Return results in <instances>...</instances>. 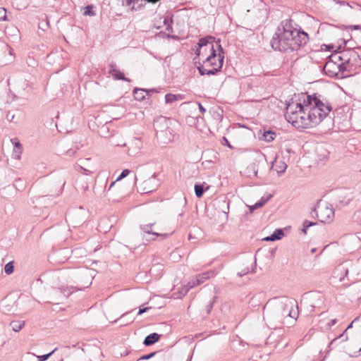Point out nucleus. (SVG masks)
Here are the masks:
<instances>
[{
  "label": "nucleus",
  "instance_id": "nucleus-1",
  "mask_svg": "<svg viewBox=\"0 0 361 361\" xmlns=\"http://www.w3.org/2000/svg\"><path fill=\"white\" fill-rule=\"evenodd\" d=\"M331 110L328 102L315 96L305 95L303 104L292 102L288 104L285 117L296 128H310L318 125Z\"/></svg>",
  "mask_w": 361,
  "mask_h": 361
},
{
  "label": "nucleus",
  "instance_id": "nucleus-2",
  "mask_svg": "<svg viewBox=\"0 0 361 361\" xmlns=\"http://www.w3.org/2000/svg\"><path fill=\"white\" fill-rule=\"evenodd\" d=\"M308 35L293 27L290 22L286 20L278 26L271 40V47L281 51H294L307 44Z\"/></svg>",
  "mask_w": 361,
  "mask_h": 361
},
{
  "label": "nucleus",
  "instance_id": "nucleus-3",
  "mask_svg": "<svg viewBox=\"0 0 361 361\" xmlns=\"http://www.w3.org/2000/svg\"><path fill=\"white\" fill-rule=\"evenodd\" d=\"M264 317L271 324H283L288 317H298L297 302L290 298L279 297L269 300L264 307Z\"/></svg>",
  "mask_w": 361,
  "mask_h": 361
},
{
  "label": "nucleus",
  "instance_id": "nucleus-4",
  "mask_svg": "<svg viewBox=\"0 0 361 361\" xmlns=\"http://www.w3.org/2000/svg\"><path fill=\"white\" fill-rule=\"evenodd\" d=\"M224 51H212V54L206 56L203 63L198 66L197 69L201 75H214L222 68L224 63Z\"/></svg>",
  "mask_w": 361,
  "mask_h": 361
},
{
  "label": "nucleus",
  "instance_id": "nucleus-5",
  "mask_svg": "<svg viewBox=\"0 0 361 361\" xmlns=\"http://www.w3.org/2000/svg\"><path fill=\"white\" fill-rule=\"evenodd\" d=\"M198 47V49L196 50V54L202 58L203 60L206 59V56L212 54V51H216V49L219 51H222L220 42L215 41L212 37L201 38L199 40Z\"/></svg>",
  "mask_w": 361,
  "mask_h": 361
},
{
  "label": "nucleus",
  "instance_id": "nucleus-6",
  "mask_svg": "<svg viewBox=\"0 0 361 361\" xmlns=\"http://www.w3.org/2000/svg\"><path fill=\"white\" fill-rule=\"evenodd\" d=\"M338 62V60L333 59L332 54L330 56V59L326 62L324 66V71L326 75L332 78H343L347 76V75L344 73V72L347 71V67Z\"/></svg>",
  "mask_w": 361,
  "mask_h": 361
},
{
  "label": "nucleus",
  "instance_id": "nucleus-7",
  "mask_svg": "<svg viewBox=\"0 0 361 361\" xmlns=\"http://www.w3.org/2000/svg\"><path fill=\"white\" fill-rule=\"evenodd\" d=\"M318 219L322 223H331L334 218V210L327 202H319L314 209Z\"/></svg>",
  "mask_w": 361,
  "mask_h": 361
},
{
  "label": "nucleus",
  "instance_id": "nucleus-8",
  "mask_svg": "<svg viewBox=\"0 0 361 361\" xmlns=\"http://www.w3.org/2000/svg\"><path fill=\"white\" fill-rule=\"evenodd\" d=\"M358 57L357 54L351 49L340 51L333 54V59L338 60L340 63L347 67V71L353 66L352 60H355Z\"/></svg>",
  "mask_w": 361,
  "mask_h": 361
},
{
  "label": "nucleus",
  "instance_id": "nucleus-9",
  "mask_svg": "<svg viewBox=\"0 0 361 361\" xmlns=\"http://www.w3.org/2000/svg\"><path fill=\"white\" fill-rule=\"evenodd\" d=\"M171 127V121L164 116H159L154 122L156 136Z\"/></svg>",
  "mask_w": 361,
  "mask_h": 361
},
{
  "label": "nucleus",
  "instance_id": "nucleus-10",
  "mask_svg": "<svg viewBox=\"0 0 361 361\" xmlns=\"http://www.w3.org/2000/svg\"><path fill=\"white\" fill-rule=\"evenodd\" d=\"M142 146V141L139 138H134L128 145V155L130 157H135L138 155L140 150Z\"/></svg>",
  "mask_w": 361,
  "mask_h": 361
},
{
  "label": "nucleus",
  "instance_id": "nucleus-11",
  "mask_svg": "<svg viewBox=\"0 0 361 361\" xmlns=\"http://www.w3.org/2000/svg\"><path fill=\"white\" fill-rule=\"evenodd\" d=\"M173 130L171 127L166 131H164L163 133L157 135L158 141L161 144H167L171 142L173 140Z\"/></svg>",
  "mask_w": 361,
  "mask_h": 361
},
{
  "label": "nucleus",
  "instance_id": "nucleus-12",
  "mask_svg": "<svg viewBox=\"0 0 361 361\" xmlns=\"http://www.w3.org/2000/svg\"><path fill=\"white\" fill-rule=\"evenodd\" d=\"M287 169V164L283 159H274L271 169L275 171L279 176L283 174Z\"/></svg>",
  "mask_w": 361,
  "mask_h": 361
},
{
  "label": "nucleus",
  "instance_id": "nucleus-13",
  "mask_svg": "<svg viewBox=\"0 0 361 361\" xmlns=\"http://www.w3.org/2000/svg\"><path fill=\"white\" fill-rule=\"evenodd\" d=\"M154 224H147V225H144V226H141V228L142 230L143 231V232L149 235H151L150 238H147L146 239L147 240H155V238L158 236H162V237H164V238H166L168 236L167 234H160L159 233H157V232H153L152 231V227L154 226Z\"/></svg>",
  "mask_w": 361,
  "mask_h": 361
},
{
  "label": "nucleus",
  "instance_id": "nucleus-14",
  "mask_svg": "<svg viewBox=\"0 0 361 361\" xmlns=\"http://www.w3.org/2000/svg\"><path fill=\"white\" fill-rule=\"evenodd\" d=\"M348 270L343 265L341 264L337 267L333 272V278L338 279V281L342 282L344 281L345 277L348 275Z\"/></svg>",
  "mask_w": 361,
  "mask_h": 361
},
{
  "label": "nucleus",
  "instance_id": "nucleus-15",
  "mask_svg": "<svg viewBox=\"0 0 361 361\" xmlns=\"http://www.w3.org/2000/svg\"><path fill=\"white\" fill-rule=\"evenodd\" d=\"M149 92H157V91L154 89L145 90L138 88H135L133 90L134 97L137 101H142Z\"/></svg>",
  "mask_w": 361,
  "mask_h": 361
},
{
  "label": "nucleus",
  "instance_id": "nucleus-16",
  "mask_svg": "<svg viewBox=\"0 0 361 361\" xmlns=\"http://www.w3.org/2000/svg\"><path fill=\"white\" fill-rule=\"evenodd\" d=\"M109 73L111 74L115 80H122L128 82L130 81V80L125 78L124 75L113 64L109 66Z\"/></svg>",
  "mask_w": 361,
  "mask_h": 361
},
{
  "label": "nucleus",
  "instance_id": "nucleus-17",
  "mask_svg": "<svg viewBox=\"0 0 361 361\" xmlns=\"http://www.w3.org/2000/svg\"><path fill=\"white\" fill-rule=\"evenodd\" d=\"M154 183V178H149L142 183L140 190L143 193H148L154 190L152 183Z\"/></svg>",
  "mask_w": 361,
  "mask_h": 361
},
{
  "label": "nucleus",
  "instance_id": "nucleus-18",
  "mask_svg": "<svg viewBox=\"0 0 361 361\" xmlns=\"http://www.w3.org/2000/svg\"><path fill=\"white\" fill-rule=\"evenodd\" d=\"M215 272L213 270H209L208 271H206L203 274H198L196 276V280L197 283L199 285H201L206 280L209 279L210 278L214 276Z\"/></svg>",
  "mask_w": 361,
  "mask_h": 361
},
{
  "label": "nucleus",
  "instance_id": "nucleus-19",
  "mask_svg": "<svg viewBox=\"0 0 361 361\" xmlns=\"http://www.w3.org/2000/svg\"><path fill=\"white\" fill-rule=\"evenodd\" d=\"M276 136L275 133L271 130L264 131L262 133H259V139L260 140H264L266 142H271L274 140V137Z\"/></svg>",
  "mask_w": 361,
  "mask_h": 361
},
{
  "label": "nucleus",
  "instance_id": "nucleus-20",
  "mask_svg": "<svg viewBox=\"0 0 361 361\" xmlns=\"http://www.w3.org/2000/svg\"><path fill=\"white\" fill-rule=\"evenodd\" d=\"M160 338V335L157 333H153L148 335L144 340V345L146 346L151 345L157 342Z\"/></svg>",
  "mask_w": 361,
  "mask_h": 361
},
{
  "label": "nucleus",
  "instance_id": "nucleus-21",
  "mask_svg": "<svg viewBox=\"0 0 361 361\" xmlns=\"http://www.w3.org/2000/svg\"><path fill=\"white\" fill-rule=\"evenodd\" d=\"M184 99V96L182 94H173L168 93L165 95L166 104H173L174 102L180 101Z\"/></svg>",
  "mask_w": 361,
  "mask_h": 361
},
{
  "label": "nucleus",
  "instance_id": "nucleus-22",
  "mask_svg": "<svg viewBox=\"0 0 361 361\" xmlns=\"http://www.w3.org/2000/svg\"><path fill=\"white\" fill-rule=\"evenodd\" d=\"M284 235L283 231L281 229H276L274 233L271 235L266 237L264 240L266 241H275L277 240H280Z\"/></svg>",
  "mask_w": 361,
  "mask_h": 361
},
{
  "label": "nucleus",
  "instance_id": "nucleus-23",
  "mask_svg": "<svg viewBox=\"0 0 361 361\" xmlns=\"http://www.w3.org/2000/svg\"><path fill=\"white\" fill-rule=\"evenodd\" d=\"M25 326V322L22 320L12 321L10 323V326L15 332H19Z\"/></svg>",
  "mask_w": 361,
  "mask_h": 361
},
{
  "label": "nucleus",
  "instance_id": "nucleus-24",
  "mask_svg": "<svg viewBox=\"0 0 361 361\" xmlns=\"http://www.w3.org/2000/svg\"><path fill=\"white\" fill-rule=\"evenodd\" d=\"M197 286H199V284L197 283V280H196V278L194 279H192L191 281H188V283H187L186 286H185L181 292H180V294L182 295H185L190 289Z\"/></svg>",
  "mask_w": 361,
  "mask_h": 361
},
{
  "label": "nucleus",
  "instance_id": "nucleus-25",
  "mask_svg": "<svg viewBox=\"0 0 361 361\" xmlns=\"http://www.w3.org/2000/svg\"><path fill=\"white\" fill-rule=\"evenodd\" d=\"M270 197H271V195L266 199L262 198V200L260 201L256 202L253 206H252L250 207V210L252 211L254 209H259V208L262 207Z\"/></svg>",
  "mask_w": 361,
  "mask_h": 361
},
{
  "label": "nucleus",
  "instance_id": "nucleus-26",
  "mask_svg": "<svg viewBox=\"0 0 361 361\" xmlns=\"http://www.w3.org/2000/svg\"><path fill=\"white\" fill-rule=\"evenodd\" d=\"M14 266L13 262H8L4 267V271L6 274L9 275L13 272Z\"/></svg>",
  "mask_w": 361,
  "mask_h": 361
},
{
  "label": "nucleus",
  "instance_id": "nucleus-27",
  "mask_svg": "<svg viewBox=\"0 0 361 361\" xmlns=\"http://www.w3.org/2000/svg\"><path fill=\"white\" fill-rule=\"evenodd\" d=\"M92 6H87L83 8V15L84 16H93L95 15V13L93 11Z\"/></svg>",
  "mask_w": 361,
  "mask_h": 361
},
{
  "label": "nucleus",
  "instance_id": "nucleus-28",
  "mask_svg": "<svg viewBox=\"0 0 361 361\" xmlns=\"http://www.w3.org/2000/svg\"><path fill=\"white\" fill-rule=\"evenodd\" d=\"M195 192L197 197H201L204 193L202 185L196 184L195 185Z\"/></svg>",
  "mask_w": 361,
  "mask_h": 361
},
{
  "label": "nucleus",
  "instance_id": "nucleus-29",
  "mask_svg": "<svg viewBox=\"0 0 361 361\" xmlns=\"http://www.w3.org/2000/svg\"><path fill=\"white\" fill-rule=\"evenodd\" d=\"M316 223H314V222H311V221H309L307 220H305L304 222H303V224H302V226H303V228H302V232L304 234H306L307 233V228L310 227V226H312L313 225H315Z\"/></svg>",
  "mask_w": 361,
  "mask_h": 361
},
{
  "label": "nucleus",
  "instance_id": "nucleus-30",
  "mask_svg": "<svg viewBox=\"0 0 361 361\" xmlns=\"http://www.w3.org/2000/svg\"><path fill=\"white\" fill-rule=\"evenodd\" d=\"M1 20H8L6 16V10L3 7H0V21Z\"/></svg>",
  "mask_w": 361,
  "mask_h": 361
},
{
  "label": "nucleus",
  "instance_id": "nucleus-31",
  "mask_svg": "<svg viewBox=\"0 0 361 361\" xmlns=\"http://www.w3.org/2000/svg\"><path fill=\"white\" fill-rule=\"evenodd\" d=\"M13 158H20L23 153V148H13Z\"/></svg>",
  "mask_w": 361,
  "mask_h": 361
},
{
  "label": "nucleus",
  "instance_id": "nucleus-32",
  "mask_svg": "<svg viewBox=\"0 0 361 361\" xmlns=\"http://www.w3.org/2000/svg\"><path fill=\"white\" fill-rule=\"evenodd\" d=\"M56 350V349H54V350H52L51 353H49L48 354L37 356V357L38 359V361H45V360H47L54 353V351Z\"/></svg>",
  "mask_w": 361,
  "mask_h": 361
},
{
  "label": "nucleus",
  "instance_id": "nucleus-33",
  "mask_svg": "<svg viewBox=\"0 0 361 361\" xmlns=\"http://www.w3.org/2000/svg\"><path fill=\"white\" fill-rule=\"evenodd\" d=\"M358 319V318H355L349 325L346 328V329L344 331V332L339 336V338H344L343 340L344 341H346L348 339V337L345 336V334H346V331L350 329L352 326H353V324L357 321Z\"/></svg>",
  "mask_w": 361,
  "mask_h": 361
},
{
  "label": "nucleus",
  "instance_id": "nucleus-34",
  "mask_svg": "<svg viewBox=\"0 0 361 361\" xmlns=\"http://www.w3.org/2000/svg\"><path fill=\"white\" fill-rule=\"evenodd\" d=\"M11 142L13 145V148H23V146L18 138L11 139Z\"/></svg>",
  "mask_w": 361,
  "mask_h": 361
},
{
  "label": "nucleus",
  "instance_id": "nucleus-35",
  "mask_svg": "<svg viewBox=\"0 0 361 361\" xmlns=\"http://www.w3.org/2000/svg\"><path fill=\"white\" fill-rule=\"evenodd\" d=\"M130 170L128 169H124L121 173L119 175V176L116 178V181H118L121 180L122 178L126 177L130 173Z\"/></svg>",
  "mask_w": 361,
  "mask_h": 361
},
{
  "label": "nucleus",
  "instance_id": "nucleus-36",
  "mask_svg": "<svg viewBox=\"0 0 361 361\" xmlns=\"http://www.w3.org/2000/svg\"><path fill=\"white\" fill-rule=\"evenodd\" d=\"M80 168V169L83 171V173L86 175H88L90 173H92L93 171H92V169L91 167H89V168H85L83 166H79Z\"/></svg>",
  "mask_w": 361,
  "mask_h": 361
},
{
  "label": "nucleus",
  "instance_id": "nucleus-37",
  "mask_svg": "<svg viewBox=\"0 0 361 361\" xmlns=\"http://www.w3.org/2000/svg\"><path fill=\"white\" fill-rule=\"evenodd\" d=\"M336 319H331L329 322L326 323V324L325 326V329H329L331 326H334V324H336Z\"/></svg>",
  "mask_w": 361,
  "mask_h": 361
},
{
  "label": "nucleus",
  "instance_id": "nucleus-38",
  "mask_svg": "<svg viewBox=\"0 0 361 361\" xmlns=\"http://www.w3.org/2000/svg\"><path fill=\"white\" fill-rule=\"evenodd\" d=\"M148 309H149V307H144V308H141V307H140V310H139V311H138L137 314H138V315H140V314H143L144 312H147V310Z\"/></svg>",
  "mask_w": 361,
  "mask_h": 361
},
{
  "label": "nucleus",
  "instance_id": "nucleus-39",
  "mask_svg": "<svg viewBox=\"0 0 361 361\" xmlns=\"http://www.w3.org/2000/svg\"><path fill=\"white\" fill-rule=\"evenodd\" d=\"M154 353H150L149 355H143L141 357V359L147 360V359H149V358L152 357V356H154Z\"/></svg>",
  "mask_w": 361,
  "mask_h": 361
},
{
  "label": "nucleus",
  "instance_id": "nucleus-40",
  "mask_svg": "<svg viewBox=\"0 0 361 361\" xmlns=\"http://www.w3.org/2000/svg\"><path fill=\"white\" fill-rule=\"evenodd\" d=\"M169 20L166 18H164V23L167 25V26L166 27V30H169V29L171 28L170 25H169Z\"/></svg>",
  "mask_w": 361,
  "mask_h": 361
},
{
  "label": "nucleus",
  "instance_id": "nucleus-41",
  "mask_svg": "<svg viewBox=\"0 0 361 361\" xmlns=\"http://www.w3.org/2000/svg\"><path fill=\"white\" fill-rule=\"evenodd\" d=\"M198 106H199V109H200V112H201L202 114H204V113L205 112V111H206V110H205V109L203 107V106H202L200 103H199V104H198Z\"/></svg>",
  "mask_w": 361,
  "mask_h": 361
},
{
  "label": "nucleus",
  "instance_id": "nucleus-42",
  "mask_svg": "<svg viewBox=\"0 0 361 361\" xmlns=\"http://www.w3.org/2000/svg\"><path fill=\"white\" fill-rule=\"evenodd\" d=\"M212 163V161L210 160H207L205 161H203L202 163V164L205 166V167H208L209 166V164H210Z\"/></svg>",
  "mask_w": 361,
  "mask_h": 361
},
{
  "label": "nucleus",
  "instance_id": "nucleus-43",
  "mask_svg": "<svg viewBox=\"0 0 361 361\" xmlns=\"http://www.w3.org/2000/svg\"><path fill=\"white\" fill-rule=\"evenodd\" d=\"M75 151H73V150H72V149L68 150V151L67 152V156L73 157V156H74V155H75Z\"/></svg>",
  "mask_w": 361,
  "mask_h": 361
},
{
  "label": "nucleus",
  "instance_id": "nucleus-44",
  "mask_svg": "<svg viewBox=\"0 0 361 361\" xmlns=\"http://www.w3.org/2000/svg\"><path fill=\"white\" fill-rule=\"evenodd\" d=\"M114 143L118 146H126V142H114Z\"/></svg>",
  "mask_w": 361,
  "mask_h": 361
},
{
  "label": "nucleus",
  "instance_id": "nucleus-45",
  "mask_svg": "<svg viewBox=\"0 0 361 361\" xmlns=\"http://www.w3.org/2000/svg\"><path fill=\"white\" fill-rule=\"evenodd\" d=\"M224 145L226 144L229 147H231V145H229V142L226 138L224 137Z\"/></svg>",
  "mask_w": 361,
  "mask_h": 361
},
{
  "label": "nucleus",
  "instance_id": "nucleus-46",
  "mask_svg": "<svg viewBox=\"0 0 361 361\" xmlns=\"http://www.w3.org/2000/svg\"><path fill=\"white\" fill-rule=\"evenodd\" d=\"M338 339V338H336L334 339H333L330 343V345H333L334 343V342H336V341Z\"/></svg>",
  "mask_w": 361,
  "mask_h": 361
},
{
  "label": "nucleus",
  "instance_id": "nucleus-47",
  "mask_svg": "<svg viewBox=\"0 0 361 361\" xmlns=\"http://www.w3.org/2000/svg\"><path fill=\"white\" fill-rule=\"evenodd\" d=\"M212 308V303H210L209 306L208 312H209Z\"/></svg>",
  "mask_w": 361,
  "mask_h": 361
},
{
  "label": "nucleus",
  "instance_id": "nucleus-48",
  "mask_svg": "<svg viewBox=\"0 0 361 361\" xmlns=\"http://www.w3.org/2000/svg\"><path fill=\"white\" fill-rule=\"evenodd\" d=\"M116 181L115 180L114 182L111 183V184L110 185V188H111L112 186H114V185L115 184Z\"/></svg>",
  "mask_w": 361,
  "mask_h": 361
},
{
  "label": "nucleus",
  "instance_id": "nucleus-49",
  "mask_svg": "<svg viewBox=\"0 0 361 361\" xmlns=\"http://www.w3.org/2000/svg\"><path fill=\"white\" fill-rule=\"evenodd\" d=\"M245 274H240V276H242L243 275H244Z\"/></svg>",
  "mask_w": 361,
  "mask_h": 361
}]
</instances>
